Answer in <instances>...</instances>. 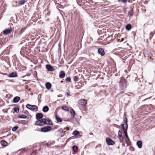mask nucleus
Masks as SVG:
<instances>
[{"mask_svg":"<svg viewBox=\"0 0 155 155\" xmlns=\"http://www.w3.org/2000/svg\"><path fill=\"white\" fill-rule=\"evenodd\" d=\"M123 123L121 124V126L123 130L126 137L127 141H130V139L127 135V130L128 128L127 119L126 117H124L123 119Z\"/></svg>","mask_w":155,"mask_h":155,"instance_id":"f257e3e1","label":"nucleus"},{"mask_svg":"<svg viewBox=\"0 0 155 155\" xmlns=\"http://www.w3.org/2000/svg\"><path fill=\"white\" fill-rule=\"evenodd\" d=\"M119 86L121 90H124L127 88V81L124 78L122 77L120 78Z\"/></svg>","mask_w":155,"mask_h":155,"instance_id":"f03ea898","label":"nucleus"},{"mask_svg":"<svg viewBox=\"0 0 155 155\" xmlns=\"http://www.w3.org/2000/svg\"><path fill=\"white\" fill-rule=\"evenodd\" d=\"M26 107L27 108L32 111H38V107L36 105H32L28 104L26 105Z\"/></svg>","mask_w":155,"mask_h":155,"instance_id":"7ed1b4c3","label":"nucleus"},{"mask_svg":"<svg viewBox=\"0 0 155 155\" xmlns=\"http://www.w3.org/2000/svg\"><path fill=\"white\" fill-rule=\"evenodd\" d=\"M51 127L50 126H47L43 127L41 128V131L44 132H46L51 130Z\"/></svg>","mask_w":155,"mask_h":155,"instance_id":"20e7f679","label":"nucleus"},{"mask_svg":"<svg viewBox=\"0 0 155 155\" xmlns=\"http://www.w3.org/2000/svg\"><path fill=\"white\" fill-rule=\"evenodd\" d=\"M106 141L107 144L108 145H114L115 142L109 137H107L106 139Z\"/></svg>","mask_w":155,"mask_h":155,"instance_id":"39448f33","label":"nucleus"},{"mask_svg":"<svg viewBox=\"0 0 155 155\" xmlns=\"http://www.w3.org/2000/svg\"><path fill=\"white\" fill-rule=\"evenodd\" d=\"M46 68L48 71H53L54 70V69L51 65L49 64L46 65Z\"/></svg>","mask_w":155,"mask_h":155,"instance_id":"423d86ee","label":"nucleus"},{"mask_svg":"<svg viewBox=\"0 0 155 155\" xmlns=\"http://www.w3.org/2000/svg\"><path fill=\"white\" fill-rule=\"evenodd\" d=\"M98 53L101 56H103L105 54V52L104 51V49L102 48H100L98 49L97 50Z\"/></svg>","mask_w":155,"mask_h":155,"instance_id":"0eeeda50","label":"nucleus"},{"mask_svg":"<svg viewBox=\"0 0 155 155\" xmlns=\"http://www.w3.org/2000/svg\"><path fill=\"white\" fill-rule=\"evenodd\" d=\"M12 28H8L5 29L3 31V32L5 35H7L10 34L12 31Z\"/></svg>","mask_w":155,"mask_h":155,"instance_id":"6e6552de","label":"nucleus"},{"mask_svg":"<svg viewBox=\"0 0 155 155\" xmlns=\"http://www.w3.org/2000/svg\"><path fill=\"white\" fill-rule=\"evenodd\" d=\"M79 103L81 105L85 106L87 104V101L85 100L81 99L79 101Z\"/></svg>","mask_w":155,"mask_h":155,"instance_id":"1a4fd4ad","label":"nucleus"},{"mask_svg":"<svg viewBox=\"0 0 155 155\" xmlns=\"http://www.w3.org/2000/svg\"><path fill=\"white\" fill-rule=\"evenodd\" d=\"M43 116V114L41 113H38L36 115V119L38 120H39L42 118Z\"/></svg>","mask_w":155,"mask_h":155,"instance_id":"9d476101","label":"nucleus"},{"mask_svg":"<svg viewBox=\"0 0 155 155\" xmlns=\"http://www.w3.org/2000/svg\"><path fill=\"white\" fill-rule=\"evenodd\" d=\"M8 76L10 78L16 77L17 76V74L16 72H13L8 75Z\"/></svg>","mask_w":155,"mask_h":155,"instance_id":"9b49d317","label":"nucleus"},{"mask_svg":"<svg viewBox=\"0 0 155 155\" xmlns=\"http://www.w3.org/2000/svg\"><path fill=\"white\" fill-rule=\"evenodd\" d=\"M84 1L85 2V3H86V5H88L93 4V3H95L92 0H84Z\"/></svg>","mask_w":155,"mask_h":155,"instance_id":"f8f14e48","label":"nucleus"},{"mask_svg":"<svg viewBox=\"0 0 155 155\" xmlns=\"http://www.w3.org/2000/svg\"><path fill=\"white\" fill-rule=\"evenodd\" d=\"M20 98L19 97L16 96L14 97L13 99V102L17 103L20 100Z\"/></svg>","mask_w":155,"mask_h":155,"instance_id":"ddd939ff","label":"nucleus"},{"mask_svg":"<svg viewBox=\"0 0 155 155\" xmlns=\"http://www.w3.org/2000/svg\"><path fill=\"white\" fill-rule=\"evenodd\" d=\"M65 75V74L63 71H61L59 73V77L60 78H63Z\"/></svg>","mask_w":155,"mask_h":155,"instance_id":"4468645a","label":"nucleus"},{"mask_svg":"<svg viewBox=\"0 0 155 155\" xmlns=\"http://www.w3.org/2000/svg\"><path fill=\"white\" fill-rule=\"evenodd\" d=\"M70 113L71 115V117L72 118H74V117L75 115L76 114V113L75 111L73 109H71L70 110Z\"/></svg>","mask_w":155,"mask_h":155,"instance_id":"2eb2a0df","label":"nucleus"},{"mask_svg":"<svg viewBox=\"0 0 155 155\" xmlns=\"http://www.w3.org/2000/svg\"><path fill=\"white\" fill-rule=\"evenodd\" d=\"M1 144L3 147H6L8 145V143L5 140H2L1 141Z\"/></svg>","mask_w":155,"mask_h":155,"instance_id":"dca6fc26","label":"nucleus"},{"mask_svg":"<svg viewBox=\"0 0 155 155\" xmlns=\"http://www.w3.org/2000/svg\"><path fill=\"white\" fill-rule=\"evenodd\" d=\"M49 110V107L47 106H44L42 109V111L45 113L47 112Z\"/></svg>","mask_w":155,"mask_h":155,"instance_id":"f3484780","label":"nucleus"},{"mask_svg":"<svg viewBox=\"0 0 155 155\" xmlns=\"http://www.w3.org/2000/svg\"><path fill=\"white\" fill-rule=\"evenodd\" d=\"M142 142L141 141L139 140L137 142V145L138 147L139 148H140L142 147Z\"/></svg>","mask_w":155,"mask_h":155,"instance_id":"a211bd4d","label":"nucleus"},{"mask_svg":"<svg viewBox=\"0 0 155 155\" xmlns=\"http://www.w3.org/2000/svg\"><path fill=\"white\" fill-rule=\"evenodd\" d=\"M55 118L58 122H61L62 121V119L57 114L55 115Z\"/></svg>","mask_w":155,"mask_h":155,"instance_id":"6ab92c4d","label":"nucleus"},{"mask_svg":"<svg viewBox=\"0 0 155 155\" xmlns=\"http://www.w3.org/2000/svg\"><path fill=\"white\" fill-rule=\"evenodd\" d=\"M46 87L48 89H50L51 87V84L49 82H47L45 84Z\"/></svg>","mask_w":155,"mask_h":155,"instance_id":"aec40b11","label":"nucleus"},{"mask_svg":"<svg viewBox=\"0 0 155 155\" xmlns=\"http://www.w3.org/2000/svg\"><path fill=\"white\" fill-rule=\"evenodd\" d=\"M72 134L73 135H74L75 136H77L80 135V133L78 131L75 130L73 132Z\"/></svg>","mask_w":155,"mask_h":155,"instance_id":"412c9836","label":"nucleus"},{"mask_svg":"<svg viewBox=\"0 0 155 155\" xmlns=\"http://www.w3.org/2000/svg\"><path fill=\"white\" fill-rule=\"evenodd\" d=\"M126 29L128 31L130 30L132 28V26L131 24H128L125 26Z\"/></svg>","mask_w":155,"mask_h":155,"instance_id":"4be33fe9","label":"nucleus"},{"mask_svg":"<svg viewBox=\"0 0 155 155\" xmlns=\"http://www.w3.org/2000/svg\"><path fill=\"white\" fill-rule=\"evenodd\" d=\"M26 2V1H25V0H21L18 1V3L20 5H22L24 4Z\"/></svg>","mask_w":155,"mask_h":155,"instance_id":"5701e85b","label":"nucleus"},{"mask_svg":"<svg viewBox=\"0 0 155 155\" xmlns=\"http://www.w3.org/2000/svg\"><path fill=\"white\" fill-rule=\"evenodd\" d=\"M73 150L75 152H77L78 150V147L76 145H74L72 147Z\"/></svg>","mask_w":155,"mask_h":155,"instance_id":"b1692460","label":"nucleus"},{"mask_svg":"<svg viewBox=\"0 0 155 155\" xmlns=\"http://www.w3.org/2000/svg\"><path fill=\"white\" fill-rule=\"evenodd\" d=\"M18 117L20 118L25 119L27 118V116L24 114H21L18 116Z\"/></svg>","mask_w":155,"mask_h":155,"instance_id":"393cba45","label":"nucleus"},{"mask_svg":"<svg viewBox=\"0 0 155 155\" xmlns=\"http://www.w3.org/2000/svg\"><path fill=\"white\" fill-rule=\"evenodd\" d=\"M35 125L39 126H42V125L40 121L39 120H38L36 121L34 124Z\"/></svg>","mask_w":155,"mask_h":155,"instance_id":"a878e982","label":"nucleus"},{"mask_svg":"<svg viewBox=\"0 0 155 155\" xmlns=\"http://www.w3.org/2000/svg\"><path fill=\"white\" fill-rule=\"evenodd\" d=\"M133 9L132 8L131 10L129 11L128 12V15L129 16H131L133 14Z\"/></svg>","mask_w":155,"mask_h":155,"instance_id":"bb28decb","label":"nucleus"},{"mask_svg":"<svg viewBox=\"0 0 155 155\" xmlns=\"http://www.w3.org/2000/svg\"><path fill=\"white\" fill-rule=\"evenodd\" d=\"M26 27H25L21 28L19 32V34L21 35L25 31L26 29Z\"/></svg>","mask_w":155,"mask_h":155,"instance_id":"cd10ccee","label":"nucleus"},{"mask_svg":"<svg viewBox=\"0 0 155 155\" xmlns=\"http://www.w3.org/2000/svg\"><path fill=\"white\" fill-rule=\"evenodd\" d=\"M62 109L66 111H69V108L66 106H63L62 107Z\"/></svg>","mask_w":155,"mask_h":155,"instance_id":"c85d7f7f","label":"nucleus"},{"mask_svg":"<svg viewBox=\"0 0 155 155\" xmlns=\"http://www.w3.org/2000/svg\"><path fill=\"white\" fill-rule=\"evenodd\" d=\"M45 39H44L43 38H42L41 39L40 41L38 42V45H40L42 42H43L44 43L45 42Z\"/></svg>","mask_w":155,"mask_h":155,"instance_id":"c756f323","label":"nucleus"},{"mask_svg":"<svg viewBox=\"0 0 155 155\" xmlns=\"http://www.w3.org/2000/svg\"><path fill=\"white\" fill-rule=\"evenodd\" d=\"M43 120L44 122V123H45V124H49V125H51L52 124V123H51L50 122H47V119H46L43 118Z\"/></svg>","mask_w":155,"mask_h":155,"instance_id":"7c9ffc66","label":"nucleus"},{"mask_svg":"<svg viewBox=\"0 0 155 155\" xmlns=\"http://www.w3.org/2000/svg\"><path fill=\"white\" fill-rule=\"evenodd\" d=\"M18 128V127L17 126H14L12 128V131H15Z\"/></svg>","mask_w":155,"mask_h":155,"instance_id":"2f4dec72","label":"nucleus"},{"mask_svg":"<svg viewBox=\"0 0 155 155\" xmlns=\"http://www.w3.org/2000/svg\"><path fill=\"white\" fill-rule=\"evenodd\" d=\"M60 135H61V137H63L64 135V132L63 131V130L62 129H61L60 130Z\"/></svg>","mask_w":155,"mask_h":155,"instance_id":"473e14b6","label":"nucleus"},{"mask_svg":"<svg viewBox=\"0 0 155 155\" xmlns=\"http://www.w3.org/2000/svg\"><path fill=\"white\" fill-rule=\"evenodd\" d=\"M13 110H14V111L16 112V113H18L19 112V109L18 108V107H15L13 108Z\"/></svg>","mask_w":155,"mask_h":155,"instance_id":"72a5a7b5","label":"nucleus"},{"mask_svg":"<svg viewBox=\"0 0 155 155\" xmlns=\"http://www.w3.org/2000/svg\"><path fill=\"white\" fill-rule=\"evenodd\" d=\"M43 120H44L43 118H42L39 120L40 121L41 123L42 126H43L45 124V123H44Z\"/></svg>","mask_w":155,"mask_h":155,"instance_id":"f704fd0d","label":"nucleus"},{"mask_svg":"<svg viewBox=\"0 0 155 155\" xmlns=\"http://www.w3.org/2000/svg\"><path fill=\"white\" fill-rule=\"evenodd\" d=\"M148 57H149L150 59H151V58H152V54L151 53V52L150 51V52H148Z\"/></svg>","mask_w":155,"mask_h":155,"instance_id":"c9c22d12","label":"nucleus"},{"mask_svg":"<svg viewBox=\"0 0 155 155\" xmlns=\"http://www.w3.org/2000/svg\"><path fill=\"white\" fill-rule=\"evenodd\" d=\"M76 1L78 4H79L78 3L81 2L83 3H85V2L84 1V0H77Z\"/></svg>","mask_w":155,"mask_h":155,"instance_id":"e433bc0d","label":"nucleus"},{"mask_svg":"<svg viewBox=\"0 0 155 155\" xmlns=\"http://www.w3.org/2000/svg\"><path fill=\"white\" fill-rule=\"evenodd\" d=\"M154 34H153V32H151L150 34V39L151 40L153 37Z\"/></svg>","mask_w":155,"mask_h":155,"instance_id":"4c0bfd02","label":"nucleus"},{"mask_svg":"<svg viewBox=\"0 0 155 155\" xmlns=\"http://www.w3.org/2000/svg\"><path fill=\"white\" fill-rule=\"evenodd\" d=\"M45 146H47L48 148H50L51 147V146L50 145V144L48 143L45 144Z\"/></svg>","mask_w":155,"mask_h":155,"instance_id":"58836bf2","label":"nucleus"},{"mask_svg":"<svg viewBox=\"0 0 155 155\" xmlns=\"http://www.w3.org/2000/svg\"><path fill=\"white\" fill-rule=\"evenodd\" d=\"M74 80L75 81H78V78L77 76H74Z\"/></svg>","mask_w":155,"mask_h":155,"instance_id":"ea45409f","label":"nucleus"},{"mask_svg":"<svg viewBox=\"0 0 155 155\" xmlns=\"http://www.w3.org/2000/svg\"><path fill=\"white\" fill-rule=\"evenodd\" d=\"M66 80L68 82H70L71 81V78L70 77H67L66 79Z\"/></svg>","mask_w":155,"mask_h":155,"instance_id":"a19ab883","label":"nucleus"},{"mask_svg":"<svg viewBox=\"0 0 155 155\" xmlns=\"http://www.w3.org/2000/svg\"><path fill=\"white\" fill-rule=\"evenodd\" d=\"M55 143V141H53L51 142L50 143V145L51 146V147H53V146H52V145H53Z\"/></svg>","mask_w":155,"mask_h":155,"instance_id":"79ce46f5","label":"nucleus"},{"mask_svg":"<svg viewBox=\"0 0 155 155\" xmlns=\"http://www.w3.org/2000/svg\"><path fill=\"white\" fill-rule=\"evenodd\" d=\"M119 138L120 143H122L123 142V139L122 137H119Z\"/></svg>","mask_w":155,"mask_h":155,"instance_id":"37998d69","label":"nucleus"},{"mask_svg":"<svg viewBox=\"0 0 155 155\" xmlns=\"http://www.w3.org/2000/svg\"><path fill=\"white\" fill-rule=\"evenodd\" d=\"M141 10L143 11L144 12H145L146 11V9L145 8V7L144 6L142 7V8H141Z\"/></svg>","mask_w":155,"mask_h":155,"instance_id":"c03bdc74","label":"nucleus"},{"mask_svg":"<svg viewBox=\"0 0 155 155\" xmlns=\"http://www.w3.org/2000/svg\"><path fill=\"white\" fill-rule=\"evenodd\" d=\"M20 54L22 55L24 53V51L23 50V48H21V51H20Z\"/></svg>","mask_w":155,"mask_h":155,"instance_id":"a18cd8bd","label":"nucleus"},{"mask_svg":"<svg viewBox=\"0 0 155 155\" xmlns=\"http://www.w3.org/2000/svg\"><path fill=\"white\" fill-rule=\"evenodd\" d=\"M58 127V126L57 125H54L53 126V129H57Z\"/></svg>","mask_w":155,"mask_h":155,"instance_id":"49530a36","label":"nucleus"},{"mask_svg":"<svg viewBox=\"0 0 155 155\" xmlns=\"http://www.w3.org/2000/svg\"><path fill=\"white\" fill-rule=\"evenodd\" d=\"M118 137H122V133L121 132H120V134L119 133H118Z\"/></svg>","mask_w":155,"mask_h":155,"instance_id":"de8ad7c7","label":"nucleus"},{"mask_svg":"<svg viewBox=\"0 0 155 155\" xmlns=\"http://www.w3.org/2000/svg\"><path fill=\"white\" fill-rule=\"evenodd\" d=\"M47 123L50 122L51 123H52V122H51V120H50V119H48V120H47Z\"/></svg>","mask_w":155,"mask_h":155,"instance_id":"09e8293b","label":"nucleus"},{"mask_svg":"<svg viewBox=\"0 0 155 155\" xmlns=\"http://www.w3.org/2000/svg\"><path fill=\"white\" fill-rule=\"evenodd\" d=\"M122 2L124 3H126L127 2V0H122Z\"/></svg>","mask_w":155,"mask_h":155,"instance_id":"8fccbe9b","label":"nucleus"},{"mask_svg":"<svg viewBox=\"0 0 155 155\" xmlns=\"http://www.w3.org/2000/svg\"><path fill=\"white\" fill-rule=\"evenodd\" d=\"M149 106L150 107H151L152 108H154V106L151 104H150Z\"/></svg>","mask_w":155,"mask_h":155,"instance_id":"3c124183","label":"nucleus"},{"mask_svg":"<svg viewBox=\"0 0 155 155\" xmlns=\"http://www.w3.org/2000/svg\"><path fill=\"white\" fill-rule=\"evenodd\" d=\"M66 94H67V95L68 96H71V95L68 92H67Z\"/></svg>","mask_w":155,"mask_h":155,"instance_id":"603ef678","label":"nucleus"},{"mask_svg":"<svg viewBox=\"0 0 155 155\" xmlns=\"http://www.w3.org/2000/svg\"><path fill=\"white\" fill-rule=\"evenodd\" d=\"M64 129H65V130H69V128H68V127H66V128H64Z\"/></svg>","mask_w":155,"mask_h":155,"instance_id":"864d4df0","label":"nucleus"},{"mask_svg":"<svg viewBox=\"0 0 155 155\" xmlns=\"http://www.w3.org/2000/svg\"><path fill=\"white\" fill-rule=\"evenodd\" d=\"M62 95L61 94H59V95H58V97H62Z\"/></svg>","mask_w":155,"mask_h":155,"instance_id":"5fc2aeb1","label":"nucleus"},{"mask_svg":"<svg viewBox=\"0 0 155 155\" xmlns=\"http://www.w3.org/2000/svg\"><path fill=\"white\" fill-rule=\"evenodd\" d=\"M152 109L153 110H155V106H154V108H152Z\"/></svg>","mask_w":155,"mask_h":155,"instance_id":"6e6d98bb","label":"nucleus"},{"mask_svg":"<svg viewBox=\"0 0 155 155\" xmlns=\"http://www.w3.org/2000/svg\"><path fill=\"white\" fill-rule=\"evenodd\" d=\"M23 151H26V149L25 148L23 149Z\"/></svg>","mask_w":155,"mask_h":155,"instance_id":"4d7b16f0","label":"nucleus"},{"mask_svg":"<svg viewBox=\"0 0 155 155\" xmlns=\"http://www.w3.org/2000/svg\"><path fill=\"white\" fill-rule=\"evenodd\" d=\"M28 76V75H25V76H23L22 77V78H24V77H25V76Z\"/></svg>","mask_w":155,"mask_h":155,"instance_id":"13d9d810","label":"nucleus"},{"mask_svg":"<svg viewBox=\"0 0 155 155\" xmlns=\"http://www.w3.org/2000/svg\"><path fill=\"white\" fill-rule=\"evenodd\" d=\"M120 130H119V131H118V133H119L120 134Z\"/></svg>","mask_w":155,"mask_h":155,"instance_id":"bf43d9fd","label":"nucleus"},{"mask_svg":"<svg viewBox=\"0 0 155 155\" xmlns=\"http://www.w3.org/2000/svg\"><path fill=\"white\" fill-rule=\"evenodd\" d=\"M63 82V81H61V83H62Z\"/></svg>","mask_w":155,"mask_h":155,"instance_id":"052dcab7","label":"nucleus"},{"mask_svg":"<svg viewBox=\"0 0 155 155\" xmlns=\"http://www.w3.org/2000/svg\"><path fill=\"white\" fill-rule=\"evenodd\" d=\"M38 38H39V37H38V38H37V39L36 40V41H37V40H38Z\"/></svg>","mask_w":155,"mask_h":155,"instance_id":"680f3d73","label":"nucleus"},{"mask_svg":"<svg viewBox=\"0 0 155 155\" xmlns=\"http://www.w3.org/2000/svg\"><path fill=\"white\" fill-rule=\"evenodd\" d=\"M90 134H91H91H92V133H90Z\"/></svg>","mask_w":155,"mask_h":155,"instance_id":"e2e57ef3","label":"nucleus"},{"mask_svg":"<svg viewBox=\"0 0 155 155\" xmlns=\"http://www.w3.org/2000/svg\"><path fill=\"white\" fill-rule=\"evenodd\" d=\"M154 32L155 33V30H154Z\"/></svg>","mask_w":155,"mask_h":155,"instance_id":"0e129e2a","label":"nucleus"}]
</instances>
